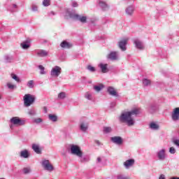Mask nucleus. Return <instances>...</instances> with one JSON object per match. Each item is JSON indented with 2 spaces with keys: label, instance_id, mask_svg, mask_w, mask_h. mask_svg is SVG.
Wrapping results in <instances>:
<instances>
[{
  "label": "nucleus",
  "instance_id": "nucleus-27",
  "mask_svg": "<svg viewBox=\"0 0 179 179\" xmlns=\"http://www.w3.org/2000/svg\"><path fill=\"white\" fill-rule=\"evenodd\" d=\"M143 85L145 87L150 86V85H152V81L148 78H143Z\"/></svg>",
  "mask_w": 179,
  "mask_h": 179
},
{
  "label": "nucleus",
  "instance_id": "nucleus-13",
  "mask_svg": "<svg viewBox=\"0 0 179 179\" xmlns=\"http://www.w3.org/2000/svg\"><path fill=\"white\" fill-rule=\"evenodd\" d=\"M171 119L173 121H178L179 120V107L173 109L171 114Z\"/></svg>",
  "mask_w": 179,
  "mask_h": 179
},
{
  "label": "nucleus",
  "instance_id": "nucleus-17",
  "mask_svg": "<svg viewBox=\"0 0 179 179\" xmlns=\"http://www.w3.org/2000/svg\"><path fill=\"white\" fill-rule=\"evenodd\" d=\"M157 104L156 103H150L148 108V110L149 111V113H150L151 114H153V113H155V111H157Z\"/></svg>",
  "mask_w": 179,
  "mask_h": 179
},
{
  "label": "nucleus",
  "instance_id": "nucleus-3",
  "mask_svg": "<svg viewBox=\"0 0 179 179\" xmlns=\"http://www.w3.org/2000/svg\"><path fill=\"white\" fill-rule=\"evenodd\" d=\"M34 101H36V96H34V95L26 94L24 96V106H25V107H30Z\"/></svg>",
  "mask_w": 179,
  "mask_h": 179
},
{
  "label": "nucleus",
  "instance_id": "nucleus-25",
  "mask_svg": "<svg viewBox=\"0 0 179 179\" xmlns=\"http://www.w3.org/2000/svg\"><path fill=\"white\" fill-rule=\"evenodd\" d=\"M30 155L29 154V151L27 150H24L20 152V157H23L24 159H27Z\"/></svg>",
  "mask_w": 179,
  "mask_h": 179
},
{
  "label": "nucleus",
  "instance_id": "nucleus-51",
  "mask_svg": "<svg viewBox=\"0 0 179 179\" xmlns=\"http://www.w3.org/2000/svg\"><path fill=\"white\" fill-rule=\"evenodd\" d=\"M101 162V158L98 157L97 158V163H100Z\"/></svg>",
  "mask_w": 179,
  "mask_h": 179
},
{
  "label": "nucleus",
  "instance_id": "nucleus-21",
  "mask_svg": "<svg viewBox=\"0 0 179 179\" xmlns=\"http://www.w3.org/2000/svg\"><path fill=\"white\" fill-rule=\"evenodd\" d=\"M99 66L100 67L102 73H107V72H108V68H107L108 64L101 63L99 64Z\"/></svg>",
  "mask_w": 179,
  "mask_h": 179
},
{
  "label": "nucleus",
  "instance_id": "nucleus-5",
  "mask_svg": "<svg viewBox=\"0 0 179 179\" xmlns=\"http://www.w3.org/2000/svg\"><path fill=\"white\" fill-rule=\"evenodd\" d=\"M10 122L13 125H18L19 127L24 125L26 124V120L20 119L19 117H13L10 120Z\"/></svg>",
  "mask_w": 179,
  "mask_h": 179
},
{
  "label": "nucleus",
  "instance_id": "nucleus-10",
  "mask_svg": "<svg viewBox=\"0 0 179 179\" xmlns=\"http://www.w3.org/2000/svg\"><path fill=\"white\" fill-rule=\"evenodd\" d=\"M106 58L108 59H110V61H117L118 60V52L112 51L107 56Z\"/></svg>",
  "mask_w": 179,
  "mask_h": 179
},
{
  "label": "nucleus",
  "instance_id": "nucleus-43",
  "mask_svg": "<svg viewBox=\"0 0 179 179\" xmlns=\"http://www.w3.org/2000/svg\"><path fill=\"white\" fill-rule=\"evenodd\" d=\"M31 10L32 12H37V10H38V7L36 5H32Z\"/></svg>",
  "mask_w": 179,
  "mask_h": 179
},
{
  "label": "nucleus",
  "instance_id": "nucleus-46",
  "mask_svg": "<svg viewBox=\"0 0 179 179\" xmlns=\"http://www.w3.org/2000/svg\"><path fill=\"white\" fill-rule=\"evenodd\" d=\"M23 173H24V174H29V173H30V169L24 168Z\"/></svg>",
  "mask_w": 179,
  "mask_h": 179
},
{
  "label": "nucleus",
  "instance_id": "nucleus-54",
  "mask_svg": "<svg viewBox=\"0 0 179 179\" xmlns=\"http://www.w3.org/2000/svg\"><path fill=\"white\" fill-rule=\"evenodd\" d=\"M85 158H82L81 159V162H85Z\"/></svg>",
  "mask_w": 179,
  "mask_h": 179
},
{
  "label": "nucleus",
  "instance_id": "nucleus-15",
  "mask_svg": "<svg viewBox=\"0 0 179 179\" xmlns=\"http://www.w3.org/2000/svg\"><path fill=\"white\" fill-rule=\"evenodd\" d=\"M107 92L110 96H113L114 97H118V93L115 90L114 87H108Z\"/></svg>",
  "mask_w": 179,
  "mask_h": 179
},
{
  "label": "nucleus",
  "instance_id": "nucleus-35",
  "mask_svg": "<svg viewBox=\"0 0 179 179\" xmlns=\"http://www.w3.org/2000/svg\"><path fill=\"white\" fill-rule=\"evenodd\" d=\"M51 3V0H43V6H50Z\"/></svg>",
  "mask_w": 179,
  "mask_h": 179
},
{
  "label": "nucleus",
  "instance_id": "nucleus-48",
  "mask_svg": "<svg viewBox=\"0 0 179 179\" xmlns=\"http://www.w3.org/2000/svg\"><path fill=\"white\" fill-rule=\"evenodd\" d=\"M116 103L115 102H112L111 103H110V108H114V107H115V106H116Z\"/></svg>",
  "mask_w": 179,
  "mask_h": 179
},
{
  "label": "nucleus",
  "instance_id": "nucleus-44",
  "mask_svg": "<svg viewBox=\"0 0 179 179\" xmlns=\"http://www.w3.org/2000/svg\"><path fill=\"white\" fill-rule=\"evenodd\" d=\"M28 114L29 115H36V110L34 109H31L29 110Z\"/></svg>",
  "mask_w": 179,
  "mask_h": 179
},
{
  "label": "nucleus",
  "instance_id": "nucleus-18",
  "mask_svg": "<svg viewBox=\"0 0 179 179\" xmlns=\"http://www.w3.org/2000/svg\"><path fill=\"white\" fill-rule=\"evenodd\" d=\"M88 128H89V123H87V122H81L80 124V131H82L83 132H86Z\"/></svg>",
  "mask_w": 179,
  "mask_h": 179
},
{
  "label": "nucleus",
  "instance_id": "nucleus-49",
  "mask_svg": "<svg viewBox=\"0 0 179 179\" xmlns=\"http://www.w3.org/2000/svg\"><path fill=\"white\" fill-rule=\"evenodd\" d=\"M159 179H166V176L164 175H160V176L159 177Z\"/></svg>",
  "mask_w": 179,
  "mask_h": 179
},
{
  "label": "nucleus",
  "instance_id": "nucleus-4",
  "mask_svg": "<svg viewBox=\"0 0 179 179\" xmlns=\"http://www.w3.org/2000/svg\"><path fill=\"white\" fill-rule=\"evenodd\" d=\"M71 155H75L76 156H78V157H82L83 156V152H82L80 147L76 145H71Z\"/></svg>",
  "mask_w": 179,
  "mask_h": 179
},
{
  "label": "nucleus",
  "instance_id": "nucleus-59",
  "mask_svg": "<svg viewBox=\"0 0 179 179\" xmlns=\"http://www.w3.org/2000/svg\"><path fill=\"white\" fill-rule=\"evenodd\" d=\"M34 179H37V178H34Z\"/></svg>",
  "mask_w": 179,
  "mask_h": 179
},
{
  "label": "nucleus",
  "instance_id": "nucleus-11",
  "mask_svg": "<svg viewBox=\"0 0 179 179\" xmlns=\"http://www.w3.org/2000/svg\"><path fill=\"white\" fill-rule=\"evenodd\" d=\"M128 39H123L118 43V47L122 51H127V44Z\"/></svg>",
  "mask_w": 179,
  "mask_h": 179
},
{
  "label": "nucleus",
  "instance_id": "nucleus-28",
  "mask_svg": "<svg viewBox=\"0 0 179 179\" xmlns=\"http://www.w3.org/2000/svg\"><path fill=\"white\" fill-rule=\"evenodd\" d=\"M48 118L50 121H52L53 122H57V121H58V117L55 115L50 114L48 115Z\"/></svg>",
  "mask_w": 179,
  "mask_h": 179
},
{
  "label": "nucleus",
  "instance_id": "nucleus-50",
  "mask_svg": "<svg viewBox=\"0 0 179 179\" xmlns=\"http://www.w3.org/2000/svg\"><path fill=\"white\" fill-rule=\"evenodd\" d=\"M43 111H44L45 114H47V113H48V109H47L46 106H44V107H43Z\"/></svg>",
  "mask_w": 179,
  "mask_h": 179
},
{
  "label": "nucleus",
  "instance_id": "nucleus-14",
  "mask_svg": "<svg viewBox=\"0 0 179 179\" xmlns=\"http://www.w3.org/2000/svg\"><path fill=\"white\" fill-rule=\"evenodd\" d=\"M30 43H31V41L30 39H27L20 43V47L22 50H29V48H30Z\"/></svg>",
  "mask_w": 179,
  "mask_h": 179
},
{
  "label": "nucleus",
  "instance_id": "nucleus-34",
  "mask_svg": "<svg viewBox=\"0 0 179 179\" xmlns=\"http://www.w3.org/2000/svg\"><path fill=\"white\" fill-rule=\"evenodd\" d=\"M11 78L14 79V80L17 81V83H20V78H19L16 74H11Z\"/></svg>",
  "mask_w": 179,
  "mask_h": 179
},
{
  "label": "nucleus",
  "instance_id": "nucleus-57",
  "mask_svg": "<svg viewBox=\"0 0 179 179\" xmlns=\"http://www.w3.org/2000/svg\"><path fill=\"white\" fill-rule=\"evenodd\" d=\"M0 179H5V178H0Z\"/></svg>",
  "mask_w": 179,
  "mask_h": 179
},
{
  "label": "nucleus",
  "instance_id": "nucleus-6",
  "mask_svg": "<svg viewBox=\"0 0 179 179\" xmlns=\"http://www.w3.org/2000/svg\"><path fill=\"white\" fill-rule=\"evenodd\" d=\"M42 167L47 171H54V166L50 163V160L45 159L41 162Z\"/></svg>",
  "mask_w": 179,
  "mask_h": 179
},
{
  "label": "nucleus",
  "instance_id": "nucleus-36",
  "mask_svg": "<svg viewBox=\"0 0 179 179\" xmlns=\"http://www.w3.org/2000/svg\"><path fill=\"white\" fill-rule=\"evenodd\" d=\"M33 122H34V124H41V122H43V119L40 117L35 118L34 119Z\"/></svg>",
  "mask_w": 179,
  "mask_h": 179
},
{
  "label": "nucleus",
  "instance_id": "nucleus-55",
  "mask_svg": "<svg viewBox=\"0 0 179 179\" xmlns=\"http://www.w3.org/2000/svg\"><path fill=\"white\" fill-rule=\"evenodd\" d=\"M11 12H15V10H11Z\"/></svg>",
  "mask_w": 179,
  "mask_h": 179
},
{
  "label": "nucleus",
  "instance_id": "nucleus-24",
  "mask_svg": "<svg viewBox=\"0 0 179 179\" xmlns=\"http://www.w3.org/2000/svg\"><path fill=\"white\" fill-rule=\"evenodd\" d=\"M99 5L101 8L102 10H107L108 9V5L104 1H99Z\"/></svg>",
  "mask_w": 179,
  "mask_h": 179
},
{
  "label": "nucleus",
  "instance_id": "nucleus-45",
  "mask_svg": "<svg viewBox=\"0 0 179 179\" xmlns=\"http://www.w3.org/2000/svg\"><path fill=\"white\" fill-rule=\"evenodd\" d=\"M169 153H171V155H174V153H176V148H174L173 147H171L169 148Z\"/></svg>",
  "mask_w": 179,
  "mask_h": 179
},
{
  "label": "nucleus",
  "instance_id": "nucleus-2",
  "mask_svg": "<svg viewBox=\"0 0 179 179\" xmlns=\"http://www.w3.org/2000/svg\"><path fill=\"white\" fill-rule=\"evenodd\" d=\"M66 16H69L73 20H78L81 23H86L87 22V17L86 16L79 15L75 13V12H72L71 9H66Z\"/></svg>",
  "mask_w": 179,
  "mask_h": 179
},
{
  "label": "nucleus",
  "instance_id": "nucleus-41",
  "mask_svg": "<svg viewBox=\"0 0 179 179\" xmlns=\"http://www.w3.org/2000/svg\"><path fill=\"white\" fill-rule=\"evenodd\" d=\"M71 6H72L73 8H78V6H79V4H78V2H76V1H73V0H72V1H71Z\"/></svg>",
  "mask_w": 179,
  "mask_h": 179
},
{
  "label": "nucleus",
  "instance_id": "nucleus-23",
  "mask_svg": "<svg viewBox=\"0 0 179 179\" xmlns=\"http://www.w3.org/2000/svg\"><path fill=\"white\" fill-rule=\"evenodd\" d=\"M134 10H135V8L132 6H129L126 8L125 12L127 15H128L129 16H132V15H134Z\"/></svg>",
  "mask_w": 179,
  "mask_h": 179
},
{
  "label": "nucleus",
  "instance_id": "nucleus-32",
  "mask_svg": "<svg viewBox=\"0 0 179 179\" xmlns=\"http://www.w3.org/2000/svg\"><path fill=\"white\" fill-rule=\"evenodd\" d=\"M12 59H13V58L11 56H9V55L4 56V60L6 62H12Z\"/></svg>",
  "mask_w": 179,
  "mask_h": 179
},
{
  "label": "nucleus",
  "instance_id": "nucleus-1",
  "mask_svg": "<svg viewBox=\"0 0 179 179\" xmlns=\"http://www.w3.org/2000/svg\"><path fill=\"white\" fill-rule=\"evenodd\" d=\"M138 114H139V110L138 109L124 112L119 117L120 122H124L128 127H133V125H135V119H134L133 115H138Z\"/></svg>",
  "mask_w": 179,
  "mask_h": 179
},
{
  "label": "nucleus",
  "instance_id": "nucleus-53",
  "mask_svg": "<svg viewBox=\"0 0 179 179\" xmlns=\"http://www.w3.org/2000/svg\"><path fill=\"white\" fill-rule=\"evenodd\" d=\"M96 143H97V145H100V141H96Z\"/></svg>",
  "mask_w": 179,
  "mask_h": 179
},
{
  "label": "nucleus",
  "instance_id": "nucleus-47",
  "mask_svg": "<svg viewBox=\"0 0 179 179\" xmlns=\"http://www.w3.org/2000/svg\"><path fill=\"white\" fill-rule=\"evenodd\" d=\"M173 143L176 145L178 148H179V139H175L173 141Z\"/></svg>",
  "mask_w": 179,
  "mask_h": 179
},
{
  "label": "nucleus",
  "instance_id": "nucleus-26",
  "mask_svg": "<svg viewBox=\"0 0 179 179\" xmlns=\"http://www.w3.org/2000/svg\"><path fill=\"white\" fill-rule=\"evenodd\" d=\"M150 129H152L153 131H158L159 128H160V127L159 126V124L155 123V122H151L150 124Z\"/></svg>",
  "mask_w": 179,
  "mask_h": 179
},
{
  "label": "nucleus",
  "instance_id": "nucleus-38",
  "mask_svg": "<svg viewBox=\"0 0 179 179\" xmlns=\"http://www.w3.org/2000/svg\"><path fill=\"white\" fill-rule=\"evenodd\" d=\"M27 86L28 87H29L30 89H33V87H34V82L33 80H29L27 83Z\"/></svg>",
  "mask_w": 179,
  "mask_h": 179
},
{
  "label": "nucleus",
  "instance_id": "nucleus-52",
  "mask_svg": "<svg viewBox=\"0 0 179 179\" xmlns=\"http://www.w3.org/2000/svg\"><path fill=\"white\" fill-rule=\"evenodd\" d=\"M13 8H17V5H16V4H13Z\"/></svg>",
  "mask_w": 179,
  "mask_h": 179
},
{
  "label": "nucleus",
  "instance_id": "nucleus-8",
  "mask_svg": "<svg viewBox=\"0 0 179 179\" xmlns=\"http://www.w3.org/2000/svg\"><path fill=\"white\" fill-rule=\"evenodd\" d=\"M110 141L112 143H115V145H118L119 146H120V145H122V143H124V140L121 136L111 137Z\"/></svg>",
  "mask_w": 179,
  "mask_h": 179
},
{
  "label": "nucleus",
  "instance_id": "nucleus-31",
  "mask_svg": "<svg viewBox=\"0 0 179 179\" xmlns=\"http://www.w3.org/2000/svg\"><path fill=\"white\" fill-rule=\"evenodd\" d=\"M110 132H113V128L111 127H103V134H110Z\"/></svg>",
  "mask_w": 179,
  "mask_h": 179
},
{
  "label": "nucleus",
  "instance_id": "nucleus-20",
  "mask_svg": "<svg viewBox=\"0 0 179 179\" xmlns=\"http://www.w3.org/2000/svg\"><path fill=\"white\" fill-rule=\"evenodd\" d=\"M36 55H38V57H48V51L45 50H39L36 52Z\"/></svg>",
  "mask_w": 179,
  "mask_h": 179
},
{
  "label": "nucleus",
  "instance_id": "nucleus-19",
  "mask_svg": "<svg viewBox=\"0 0 179 179\" xmlns=\"http://www.w3.org/2000/svg\"><path fill=\"white\" fill-rule=\"evenodd\" d=\"M32 150L37 155H41V148H40V145L38 144L34 143L32 144Z\"/></svg>",
  "mask_w": 179,
  "mask_h": 179
},
{
  "label": "nucleus",
  "instance_id": "nucleus-56",
  "mask_svg": "<svg viewBox=\"0 0 179 179\" xmlns=\"http://www.w3.org/2000/svg\"><path fill=\"white\" fill-rule=\"evenodd\" d=\"M51 13H52V15H54V12H52Z\"/></svg>",
  "mask_w": 179,
  "mask_h": 179
},
{
  "label": "nucleus",
  "instance_id": "nucleus-42",
  "mask_svg": "<svg viewBox=\"0 0 179 179\" xmlns=\"http://www.w3.org/2000/svg\"><path fill=\"white\" fill-rule=\"evenodd\" d=\"M7 87H8V89H10L12 90H13V89H15L16 85H12V84L8 83H7Z\"/></svg>",
  "mask_w": 179,
  "mask_h": 179
},
{
  "label": "nucleus",
  "instance_id": "nucleus-30",
  "mask_svg": "<svg viewBox=\"0 0 179 179\" xmlns=\"http://www.w3.org/2000/svg\"><path fill=\"white\" fill-rule=\"evenodd\" d=\"M104 86L103 85H95L94 86V90H95V92H101V90H103Z\"/></svg>",
  "mask_w": 179,
  "mask_h": 179
},
{
  "label": "nucleus",
  "instance_id": "nucleus-40",
  "mask_svg": "<svg viewBox=\"0 0 179 179\" xmlns=\"http://www.w3.org/2000/svg\"><path fill=\"white\" fill-rule=\"evenodd\" d=\"M85 97V99H87V100H92V94L90 92H86Z\"/></svg>",
  "mask_w": 179,
  "mask_h": 179
},
{
  "label": "nucleus",
  "instance_id": "nucleus-22",
  "mask_svg": "<svg viewBox=\"0 0 179 179\" xmlns=\"http://www.w3.org/2000/svg\"><path fill=\"white\" fill-rule=\"evenodd\" d=\"M60 46L62 47V48L69 49V48H71L72 43H71L66 41H64L61 43Z\"/></svg>",
  "mask_w": 179,
  "mask_h": 179
},
{
  "label": "nucleus",
  "instance_id": "nucleus-39",
  "mask_svg": "<svg viewBox=\"0 0 179 179\" xmlns=\"http://www.w3.org/2000/svg\"><path fill=\"white\" fill-rule=\"evenodd\" d=\"M117 179H130L129 177L125 176V175H122V174L117 175Z\"/></svg>",
  "mask_w": 179,
  "mask_h": 179
},
{
  "label": "nucleus",
  "instance_id": "nucleus-33",
  "mask_svg": "<svg viewBox=\"0 0 179 179\" xmlns=\"http://www.w3.org/2000/svg\"><path fill=\"white\" fill-rule=\"evenodd\" d=\"M38 69L41 70L40 74L41 75H45V71H44L45 68L43 65H39Z\"/></svg>",
  "mask_w": 179,
  "mask_h": 179
},
{
  "label": "nucleus",
  "instance_id": "nucleus-29",
  "mask_svg": "<svg viewBox=\"0 0 179 179\" xmlns=\"http://www.w3.org/2000/svg\"><path fill=\"white\" fill-rule=\"evenodd\" d=\"M66 97V94L64 92L59 93L57 95V99L59 100H64V99H65Z\"/></svg>",
  "mask_w": 179,
  "mask_h": 179
},
{
  "label": "nucleus",
  "instance_id": "nucleus-9",
  "mask_svg": "<svg viewBox=\"0 0 179 179\" xmlns=\"http://www.w3.org/2000/svg\"><path fill=\"white\" fill-rule=\"evenodd\" d=\"M157 156L158 157V160L160 162H163L166 160V149H162L157 152Z\"/></svg>",
  "mask_w": 179,
  "mask_h": 179
},
{
  "label": "nucleus",
  "instance_id": "nucleus-12",
  "mask_svg": "<svg viewBox=\"0 0 179 179\" xmlns=\"http://www.w3.org/2000/svg\"><path fill=\"white\" fill-rule=\"evenodd\" d=\"M134 44L135 45L136 48L138 50H145V45H143V43L139 39H134Z\"/></svg>",
  "mask_w": 179,
  "mask_h": 179
},
{
  "label": "nucleus",
  "instance_id": "nucleus-7",
  "mask_svg": "<svg viewBox=\"0 0 179 179\" xmlns=\"http://www.w3.org/2000/svg\"><path fill=\"white\" fill-rule=\"evenodd\" d=\"M61 71H62L61 67L58 66H55L50 71V75L51 76H54L55 78H58V76L61 75Z\"/></svg>",
  "mask_w": 179,
  "mask_h": 179
},
{
  "label": "nucleus",
  "instance_id": "nucleus-58",
  "mask_svg": "<svg viewBox=\"0 0 179 179\" xmlns=\"http://www.w3.org/2000/svg\"><path fill=\"white\" fill-rule=\"evenodd\" d=\"M10 128H12V125H10Z\"/></svg>",
  "mask_w": 179,
  "mask_h": 179
},
{
  "label": "nucleus",
  "instance_id": "nucleus-37",
  "mask_svg": "<svg viewBox=\"0 0 179 179\" xmlns=\"http://www.w3.org/2000/svg\"><path fill=\"white\" fill-rule=\"evenodd\" d=\"M87 69L90 71V72H96V69L92 65H88Z\"/></svg>",
  "mask_w": 179,
  "mask_h": 179
},
{
  "label": "nucleus",
  "instance_id": "nucleus-16",
  "mask_svg": "<svg viewBox=\"0 0 179 179\" xmlns=\"http://www.w3.org/2000/svg\"><path fill=\"white\" fill-rule=\"evenodd\" d=\"M133 164H135V159H130L126 160L124 162L123 166L125 167V169H129V167H132Z\"/></svg>",
  "mask_w": 179,
  "mask_h": 179
}]
</instances>
